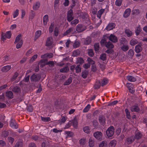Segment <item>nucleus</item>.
<instances>
[{
    "label": "nucleus",
    "instance_id": "1",
    "mask_svg": "<svg viewBox=\"0 0 147 147\" xmlns=\"http://www.w3.org/2000/svg\"><path fill=\"white\" fill-rule=\"evenodd\" d=\"M115 129L113 126H111L109 127L106 131V135L107 137L109 138L112 137L114 134Z\"/></svg>",
    "mask_w": 147,
    "mask_h": 147
},
{
    "label": "nucleus",
    "instance_id": "2",
    "mask_svg": "<svg viewBox=\"0 0 147 147\" xmlns=\"http://www.w3.org/2000/svg\"><path fill=\"white\" fill-rule=\"evenodd\" d=\"M41 77V76L40 74L34 73L31 76L30 78L31 81H33L34 82H36L40 80Z\"/></svg>",
    "mask_w": 147,
    "mask_h": 147
},
{
    "label": "nucleus",
    "instance_id": "3",
    "mask_svg": "<svg viewBox=\"0 0 147 147\" xmlns=\"http://www.w3.org/2000/svg\"><path fill=\"white\" fill-rule=\"evenodd\" d=\"M86 27L84 25L79 24L77 25L76 30L78 32H81L86 30Z\"/></svg>",
    "mask_w": 147,
    "mask_h": 147
},
{
    "label": "nucleus",
    "instance_id": "4",
    "mask_svg": "<svg viewBox=\"0 0 147 147\" xmlns=\"http://www.w3.org/2000/svg\"><path fill=\"white\" fill-rule=\"evenodd\" d=\"M93 135L95 138L99 140H101L102 138V134L100 131H97L94 133Z\"/></svg>",
    "mask_w": 147,
    "mask_h": 147
},
{
    "label": "nucleus",
    "instance_id": "5",
    "mask_svg": "<svg viewBox=\"0 0 147 147\" xmlns=\"http://www.w3.org/2000/svg\"><path fill=\"white\" fill-rule=\"evenodd\" d=\"M10 89L11 90L15 93H19L21 92V88L18 86H11Z\"/></svg>",
    "mask_w": 147,
    "mask_h": 147
},
{
    "label": "nucleus",
    "instance_id": "6",
    "mask_svg": "<svg viewBox=\"0 0 147 147\" xmlns=\"http://www.w3.org/2000/svg\"><path fill=\"white\" fill-rule=\"evenodd\" d=\"M98 120L101 125H104L105 124L106 119L105 116L102 115H100L98 117Z\"/></svg>",
    "mask_w": 147,
    "mask_h": 147
},
{
    "label": "nucleus",
    "instance_id": "7",
    "mask_svg": "<svg viewBox=\"0 0 147 147\" xmlns=\"http://www.w3.org/2000/svg\"><path fill=\"white\" fill-rule=\"evenodd\" d=\"M131 111L132 112H138L140 110V108L138 107V105L136 104L130 107Z\"/></svg>",
    "mask_w": 147,
    "mask_h": 147
},
{
    "label": "nucleus",
    "instance_id": "8",
    "mask_svg": "<svg viewBox=\"0 0 147 147\" xmlns=\"http://www.w3.org/2000/svg\"><path fill=\"white\" fill-rule=\"evenodd\" d=\"M109 40L113 42H117L118 39L117 37L116 36L114 35L111 34L109 36Z\"/></svg>",
    "mask_w": 147,
    "mask_h": 147
},
{
    "label": "nucleus",
    "instance_id": "9",
    "mask_svg": "<svg viewBox=\"0 0 147 147\" xmlns=\"http://www.w3.org/2000/svg\"><path fill=\"white\" fill-rule=\"evenodd\" d=\"M115 26V23L111 22L109 23L106 28L105 29L107 31L113 29L114 28Z\"/></svg>",
    "mask_w": 147,
    "mask_h": 147
},
{
    "label": "nucleus",
    "instance_id": "10",
    "mask_svg": "<svg viewBox=\"0 0 147 147\" xmlns=\"http://www.w3.org/2000/svg\"><path fill=\"white\" fill-rule=\"evenodd\" d=\"M9 125L11 127H13L15 129H17L18 127V125L15 121L12 119H11L9 123Z\"/></svg>",
    "mask_w": 147,
    "mask_h": 147
},
{
    "label": "nucleus",
    "instance_id": "11",
    "mask_svg": "<svg viewBox=\"0 0 147 147\" xmlns=\"http://www.w3.org/2000/svg\"><path fill=\"white\" fill-rule=\"evenodd\" d=\"M105 46L108 49H112L114 47V45L112 43L109 41L106 42L105 44Z\"/></svg>",
    "mask_w": 147,
    "mask_h": 147
},
{
    "label": "nucleus",
    "instance_id": "12",
    "mask_svg": "<svg viewBox=\"0 0 147 147\" xmlns=\"http://www.w3.org/2000/svg\"><path fill=\"white\" fill-rule=\"evenodd\" d=\"M5 96L9 99H12L13 97V93L11 91H7L6 92Z\"/></svg>",
    "mask_w": 147,
    "mask_h": 147
},
{
    "label": "nucleus",
    "instance_id": "13",
    "mask_svg": "<svg viewBox=\"0 0 147 147\" xmlns=\"http://www.w3.org/2000/svg\"><path fill=\"white\" fill-rule=\"evenodd\" d=\"M69 70V67L68 65H66L64 67L61 69L59 71L61 73H67Z\"/></svg>",
    "mask_w": 147,
    "mask_h": 147
},
{
    "label": "nucleus",
    "instance_id": "14",
    "mask_svg": "<svg viewBox=\"0 0 147 147\" xmlns=\"http://www.w3.org/2000/svg\"><path fill=\"white\" fill-rule=\"evenodd\" d=\"M142 48L141 46L139 45H137L135 46V51L137 53H139L142 50Z\"/></svg>",
    "mask_w": 147,
    "mask_h": 147
},
{
    "label": "nucleus",
    "instance_id": "15",
    "mask_svg": "<svg viewBox=\"0 0 147 147\" xmlns=\"http://www.w3.org/2000/svg\"><path fill=\"white\" fill-rule=\"evenodd\" d=\"M10 65H7L3 67L1 69V71L3 72H6L9 70L11 69Z\"/></svg>",
    "mask_w": 147,
    "mask_h": 147
},
{
    "label": "nucleus",
    "instance_id": "16",
    "mask_svg": "<svg viewBox=\"0 0 147 147\" xmlns=\"http://www.w3.org/2000/svg\"><path fill=\"white\" fill-rule=\"evenodd\" d=\"M53 56V54L51 53H46L44 55H41V57L42 58H45L46 57H49V58H52Z\"/></svg>",
    "mask_w": 147,
    "mask_h": 147
},
{
    "label": "nucleus",
    "instance_id": "17",
    "mask_svg": "<svg viewBox=\"0 0 147 147\" xmlns=\"http://www.w3.org/2000/svg\"><path fill=\"white\" fill-rule=\"evenodd\" d=\"M101 85L100 81L99 80L96 81L94 85V87L95 89H97L100 88Z\"/></svg>",
    "mask_w": 147,
    "mask_h": 147
},
{
    "label": "nucleus",
    "instance_id": "18",
    "mask_svg": "<svg viewBox=\"0 0 147 147\" xmlns=\"http://www.w3.org/2000/svg\"><path fill=\"white\" fill-rule=\"evenodd\" d=\"M131 11V9L129 8L126 9L125 11L123 16L125 18L127 17L130 14Z\"/></svg>",
    "mask_w": 147,
    "mask_h": 147
},
{
    "label": "nucleus",
    "instance_id": "19",
    "mask_svg": "<svg viewBox=\"0 0 147 147\" xmlns=\"http://www.w3.org/2000/svg\"><path fill=\"white\" fill-rule=\"evenodd\" d=\"M49 16L48 15H45L43 18V24L46 25L47 24Z\"/></svg>",
    "mask_w": 147,
    "mask_h": 147
},
{
    "label": "nucleus",
    "instance_id": "20",
    "mask_svg": "<svg viewBox=\"0 0 147 147\" xmlns=\"http://www.w3.org/2000/svg\"><path fill=\"white\" fill-rule=\"evenodd\" d=\"M105 10L104 9H101L98 11L97 13V17L100 18L104 12Z\"/></svg>",
    "mask_w": 147,
    "mask_h": 147
},
{
    "label": "nucleus",
    "instance_id": "21",
    "mask_svg": "<svg viewBox=\"0 0 147 147\" xmlns=\"http://www.w3.org/2000/svg\"><path fill=\"white\" fill-rule=\"evenodd\" d=\"M72 78L69 77L68 79L64 83L63 85L64 86H66L72 82Z\"/></svg>",
    "mask_w": 147,
    "mask_h": 147
},
{
    "label": "nucleus",
    "instance_id": "22",
    "mask_svg": "<svg viewBox=\"0 0 147 147\" xmlns=\"http://www.w3.org/2000/svg\"><path fill=\"white\" fill-rule=\"evenodd\" d=\"M88 71L86 70L82 71V76L84 78H86L88 74Z\"/></svg>",
    "mask_w": 147,
    "mask_h": 147
},
{
    "label": "nucleus",
    "instance_id": "23",
    "mask_svg": "<svg viewBox=\"0 0 147 147\" xmlns=\"http://www.w3.org/2000/svg\"><path fill=\"white\" fill-rule=\"evenodd\" d=\"M51 39L52 37H49L47 38L45 45L46 46H50L52 45V42L51 40Z\"/></svg>",
    "mask_w": 147,
    "mask_h": 147
},
{
    "label": "nucleus",
    "instance_id": "24",
    "mask_svg": "<svg viewBox=\"0 0 147 147\" xmlns=\"http://www.w3.org/2000/svg\"><path fill=\"white\" fill-rule=\"evenodd\" d=\"M73 121V125L74 127L76 128L78 126V122L77 121V119L76 117H75Z\"/></svg>",
    "mask_w": 147,
    "mask_h": 147
},
{
    "label": "nucleus",
    "instance_id": "25",
    "mask_svg": "<svg viewBox=\"0 0 147 147\" xmlns=\"http://www.w3.org/2000/svg\"><path fill=\"white\" fill-rule=\"evenodd\" d=\"M127 79L128 81L131 82H134L136 81V78L131 76H127Z\"/></svg>",
    "mask_w": 147,
    "mask_h": 147
},
{
    "label": "nucleus",
    "instance_id": "26",
    "mask_svg": "<svg viewBox=\"0 0 147 147\" xmlns=\"http://www.w3.org/2000/svg\"><path fill=\"white\" fill-rule=\"evenodd\" d=\"M116 144V141L115 140L111 141L109 144V147H115Z\"/></svg>",
    "mask_w": 147,
    "mask_h": 147
},
{
    "label": "nucleus",
    "instance_id": "27",
    "mask_svg": "<svg viewBox=\"0 0 147 147\" xmlns=\"http://www.w3.org/2000/svg\"><path fill=\"white\" fill-rule=\"evenodd\" d=\"M91 39L90 38H87L84 40V44L85 45H88L91 43Z\"/></svg>",
    "mask_w": 147,
    "mask_h": 147
},
{
    "label": "nucleus",
    "instance_id": "28",
    "mask_svg": "<svg viewBox=\"0 0 147 147\" xmlns=\"http://www.w3.org/2000/svg\"><path fill=\"white\" fill-rule=\"evenodd\" d=\"M125 32L126 34L128 37L131 36L132 34V32L129 29H126L125 30Z\"/></svg>",
    "mask_w": 147,
    "mask_h": 147
},
{
    "label": "nucleus",
    "instance_id": "29",
    "mask_svg": "<svg viewBox=\"0 0 147 147\" xmlns=\"http://www.w3.org/2000/svg\"><path fill=\"white\" fill-rule=\"evenodd\" d=\"M107 55L105 53H102L100 55L99 59L103 61L105 60L106 59Z\"/></svg>",
    "mask_w": 147,
    "mask_h": 147
},
{
    "label": "nucleus",
    "instance_id": "30",
    "mask_svg": "<svg viewBox=\"0 0 147 147\" xmlns=\"http://www.w3.org/2000/svg\"><path fill=\"white\" fill-rule=\"evenodd\" d=\"M40 6V3L39 2H36L33 6V9L36 10Z\"/></svg>",
    "mask_w": 147,
    "mask_h": 147
},
{
    "label": "nucleus",
    "instance_id": "31",
    "mask_svg": "<svg viewBox=\"0 0 147 147\" xmlns=\"http://www.w3.org/2000/svg\"><path fill=\"white\" fill-rule=\"evenodd\" d=\"M41 30L37 31L36 32L34 38L35 40L37 39L40 36L41 34Z\"/></svg>",
    "mask_w": 147,
    "mask_h": 147
},
{
    "label": "nucleus",
    "instance_id": "32",
    "mask_svg": "<svg viewBox=\"0 0 147 147\" xmlns=\"http://www.w3.org/2000/svg\"><path fill=\"white\" fill-rule=\"evenodd\" d=\"M138 41L135 39L133 38L130 41V45L131 46H134L137 44Z\"/></svg>",
    "mask_w": 147,
    "mask_h": 147
},
{
    "label": "nucleus",
    "instance_id": "33",
    "mask_svg": "<svg viewBox=\"0 0 147 147\" xmlns=\"http://www.w3.org/2000/svg\"><path fill=\"white\" fill-rule=\"evenodd\" d=\"M84 61L82 58L81 57H78L77 58L76 63H78L82 64L84 63Z\"/></svg>",
    "mask_w": 147,
    "mask_h": 147
},
{
    "label": "nucleus",
    "instance_id": "34",
    "mask_svg": "<svg viewBox=\"0 0 147 147\" xmlns=\"http://www.w3.org/2000/svg\"><path fill=\"white\" fill-rule=\"evenodd\" d=\"M134 140L133 137H128L126 139V140L128 144H130Z\"/></svg>",
    "mask_w": 147,
    "mask_h": 147
},
{
    "label": "nucleus",
    "instance_id": "35",
    "mask_svg": "<svg viewBox=\"0 0 147 147\" xmlns=\"http://www.w3.org/2000/svg\"><path fill=\"white\" fill-rule=\"evenodd\" d=\"M88 55L90 57H93L94 55L93 50L91 49H88Z\"/></svg>",
    "mask_w": 147,
    "mask_h": 147
},
{
    "label": "nucleus",
    "instance_id": "36",
    "mask_svg": "<svg viewBox=\"0 0 147 147\" xmlns=\"http://www.w3.org/2000/svg\"><path fill=\"white\" fill-rule=\"evenodd\" d=\"M18 75V72H15L13 76L11 78V81H13L14 80Z\"/></svg>",
    "mask_w": 147,
    "mask_h": 147
},
{
    "label": "nucleus",
    "instance_id": "37",
    "mask_svg": "<svg viewBox=\"0 0 147 147\" xmlns=\"http://www.w3.org/2000/svg\"><path fill=\"white\" fill-rule=\"evenodd\" d=\"M125 112L127 118L129 119H130L131 118V117L130 115V113L129 110L127 109L126 108L125 109Z\"/></svg>",
    "mask_w": 147,
    "mask_h": 147
},
{
    "label": "nucleus",
    "instance_id": "38",
    "mask_svg": "<svg viewBox=\"0 0 147 147\" xmlns=\"http://www.w3.org/2000/svg\"><path fill=\"white\" fill-rule=\"evenodd\" d=\"M99 147H107V142L105 141H103L99 145Z\"/></svg>",
    "mask_w": 147,
    "mask_h": 147
},
{
    "label": "nucleus",
    "instance_id": "39",
    "mask_svg": "<svg viewBox=\"0 0 147 147\" xmlns=\"http://www.w3.org/2000/svg\"><path fill=\"white\" fill-rule=\"evenodd\" d=\"M141 31V30L140 26L137 27V29L135 30V32L136 36L138 35Z\"/></svg>",
    "mask_w": 147,
    "mask_h": 147
},
{
    "label": "nucleus",
    "instance_id": "40",
    "mask_svg": "<svg viewBox=\"0 0 147 147\" xmlns=\"http://www.w3.org/2000/svg\"><path fill=\"white\" fill-rule=\"evenodd\" d=\"M76 72L77 73H79L81 71V68L80 65H78L75 67Z\"/></svg>",
    "mask_w": 147,
    "mask_h": 147
},
{
    "label": "nucleus",
    "instance_id": "41",
    "mask_svg": "<svg viewBox=\"0 0 147 147\" xmlns=\"http://www.w3.org/2000/svg\"><path fill=\"white\" fill-rule=\"evenodd\" d=\"M83 130L84 132L88 133L90 132V129L88 126H86L83 128Z\"/></svg>",
    "mask_w": 147,
    "mask_h": 147
},
{
    "label": "nucleus",
    "instance_id": "42",
    "mask_svg": "<svg viewBox=\"0 0 147 147\" xmlns=\"http://www.w3.org/2000/svg\"><path fill=\"white\" fill-rule=\"evenodd\" d=\"M94 49L95 51H98L99 50V45L98 43H96L94 45Z\"/></svg>",
    "mask_w": 147,
    "mask_h": 147
},
{
    "label": "nucleus",
    "instance_id": "43",
    "mask_svg": "<svg viewBox=\"0 0 147 147\" xmlns=\"http://www.w3.org/2000/svg\"><path fill=\"white\" fill-rule=\"evenodd\" d=\"M65 133L67 135L66 138L71 137L73 135V133L71 131H66L65 132Z\"/></svg>",
    "mask_w": 147,
    "mask_h": 147
},
{
    "label": "nucleus",
    "instance_id": "44",
    "mask_svg": "<svg viewBox=\"0 0 147 147\" xmlns=\"http://www.w3.org/2000/svg\"><path fill=\"white\" fill-rule=\"evenodd\" d=\"M41 120L44 122H48L51 120L50 118L49 117H44L41 116Z\"/></svg>",
    "mask_w": 147,
    "mask_h": 147
},
{
    "label": "nucleus",
    "instance_id": "45",
    "mask_svg": "<svg viewBox=\"0 0 147 147\" xmlns=\"http://www.w3.org/2000/svg\"><path fill=\"white\" fill-rule=\"evenodd\" d=\"M121 49L123 51H126L128 50L129 47L127 45H123L121 47Z\"/></svg>",
    "mask_w": 147,
    "mask_h": 147
},
{
    "label": "nucleus",
    "instance_id": "46",
    "mask_svg": "<svg viewBox=\"0 0 147 147\" xmlns=\"http://www.w3.org/2000/svg\"><path fill=\"white\" fill-rule=\"evenodd\" d=\"M7 38V35L5 33H2L1 36V39L3 40V41L4 42L6 39Z\"/></svg>",
    "mask_w": 147,
    "mask_h": 147
},
{
    "label": "nucleus",
    "instance_id": "47",
    "mask_svg": "<svg viewBox=\"0 0 147 147\" xmlns=\"http://www.w3.org/2000/svg\"><path fill=\"white\" fill-rule=\"evenodd\" d=\"M108 80L107 79L104 78L102 79L101 82V86H103L105 85H106L107 83Z\"/></svg>",
    "mask_w": 147,
    "mask_h": 147
},
{
    "label": "nucleus",
    "instance_id": "48",
    "mask_svg": "<svg viewBox=\"0 0 147 147\" xmlns=\"http://www.w3.org/2000/svg\"><path fill=\"white\" fill-rule=\"evenodd\" d=\"M74 28L72 27L69 28L68 30H67L66 32H65L64 33V35H65L72 32L73 31Z\"/></svg>",
    "mask_w": 147,
    "mask_h": 147
},
{
    "label": "nucleus",
    "instance_id": "49",
    "mask_svg": "<svg viewBox=\"0 0 147 147\" xmlns=\"http://www.w3.org/2000/svg\"><path fill=\"white\" fill-rule=\"evenodd\" d=\"M142 134L140 132H137L135 136V138L138 140L139 139L141 138Z\"/></svg>",
    "mask_w": 147,
    "mask_h": 147
},
{
    "label": "nucleus",
    "instance_id": "50",
    "mask_svg": "<svg viewBox=\"0 0 147 147\" xmlns=\"http://www.w3.org/2000/svg\"><path fill=\"white\" fill-rule=\"evenodd\" d=\"M9 135V132L5 130L4 131L2 132V136L4 137H7Z\"/></svg>",
    "mask_w": 147,
    "mask_h": 147
},
{
    "label": "nucleus",
    "instance_id": "51",
    "mask_svg": "<svg viewBox=\"0 0 147 147\" xmlns=\"http://www.w3.org/2000/svg\"><path fill=\"white\" fill-rule=\"evenodd\" d=\"M23 145V143L22 142H18L16 143L14 147H22Z\"/></svg>",
    "mask_w": 147,
    "mask_h": 147
},
{
    "label": "nucleus",
    "instance_id": "52",
    "mask_svg": "<svg viewBox=\"0 0 147 147\" xmlns=\"http://www.w3.org/2000/svg\"><path fill=\"white\" fill-rule=\"evenodd\" d=\"M80 54V52L78 50H76L73 51L72 56L74 57L79 55Z\"/></svg>",
    "mask_w": 147,
    "mask_h": 147
},
{
    "label": "nucleus",
    "instance_id": "53",
    "mask_svg": "<svg viewBox=\"0 0 147 147\" xmlns=\"http://www.w3.org/2000/svg\"><path fill=\"white\" fill-rule=\"evenodd\" d=\"M94 145V142L93 141L92 139L90 138L89 140V145L90 147H92Z\"/></svg>",
    "mask_w": 147,
    "mask_h": 147
},
{
    "label": "nucleus",
    "instance_id": "54",
    "mask_svg": "<svg viewBox=\"0 0 147 147\" xmlns=\"http://www.w3.org/2000/svg\"><path fill=\"white\" fill-rule=\"evenodd\" d=\"M23 44L22 40H21L20 41V42H19L16 45V48L18 49L21 47Z\"/></svg>",
    "mask_w": 147,
    "mask_h": 147
},
{
    "label": "nucleus",
    "instance_id": "55",
    "mask_svg": "<svg viewBox=\"0 0 147 147\" xmlns=\"http://www.w3.org/2000/svg\"><path fill=\"white\" fill-rule=\"evenodd\" d=\"M122 0H116L115 1V4L116 6H120L122 3Z\"/></svg>",
    "mask_w": 147,
    "mask_h": 147
},
{
    "label": "nucleus",
    "instance_id": "56",
    "mask_svg": "<svg viewBox=\"0 0 147 147\" xmlns=\"http://www.w3.org/2000/svg\"><path fill=\"white\" fill-rule=\"evenodd\" d=\"M54 24L53 23H51L49 28V32L51 33L53 30Z\"/></svg>",
    "mask_w": 147,
    "mask_h": 147
},
{
    "label": "nucleus",
    "instance_id": "57",
    "mask_svg": "<svg viewBox=\"0 0 147 147\" xmlns=\"http://www.w3.org/2000/svg\"><path fill=\"white\" fill-rule=\"evenodd\" d=\"M90 107V104H88L84 108L83 110L84 112H88L89 110Z\"/></svg>",
    "mask_w": 147,
    "mask_h": 147
},
{
    "label": "nucleus",
    "instance_id": "58",
    "mask_svg": "<svg viewBox=\"0 0 147 147\" xmlns=\"http://www.w3.org/2000/svg\"><path fill=\"white\" fill-rule=\"evenodd\" d=\"M21 36V34L18 35L16 38L14 43L16 44L19 42L20 39V37Z\"/></svg>",
    "mask_w": 147,
    "mask_h": 147
},
{
    "label": "nucleus",
    "instance_id": "59",
    "mask_svg": "<svg viewBox=\"0 0 147 147\" xmlns=\"http://www.w3.org/2000/svg\"><path fill=\"white\" fill-rule=\"evenodd\" d=\"M134 54V51L132 49H130L128 53V55L130 56L131 57H132Z\"/></svg>",
    "mask_w": 147,
    "mask_h": 147
},
{
    "label": "nucleus",
    "instance_id": "60",
    "mask_svg": "<svg viewBox=\"0 0 147 147\" xmlns=\"http://www.w3.org/2000/svg\"><path fill=\"white\" fill-rule=\"evenodd\" d=\"M132 85L131 83H128L126 84L127 87L128 88L130 92H131V91L132 90Z\"/></svg>",
    "mask_w": 147,
    "mask_h": 147
},
{
    "label": "nucleus",
    "instance_id": "61",
    "mask_svg": "<svg viewBox=\"0 0 147 147\" xmlns=\"http://www.w3.org/2000/svg\"><path fill=\"white\" fill-rule=\"evenodd\" d=\"M85 140H86V139L84 138L81 139L79 140V142H80V144L81 145H84L86 143Z\"/></svg>",
    "mask_w": 147,
    "mask_h": 147
},
{
    "label": "nucleus",
    "instance_id": "62",
    "mask_svg": "<svg viewBox=\"0 0 147 147\" xmlns=\"http://www.w3.org/2000/svg\"><path fill=\"white\" fill-rule=\"evenodd\" d=\"M37 54L34 55L31 58L30 60V63L32 62L34 60L37 58Z\"/></svg>",
    "mask_w": 147,
    "mask_h": 147
},
{
    "label": "nucleus",
    "instance_id": "63",
    "mask_svg": "<svg viewBox=\"0 0 147 147\" xmlns=\"http://www.w3.org/2000/svg\"><path fill=\"white\" fill-rule=\"evenodd\" d=\"M35 16V12L33 11H31V13L29 16V18L32 19Z\"/></svg>",
    "mask_w": 147,
    "mask_h": 147
},
{
    "label": "nucleus",
    "instance_id": "64",
    "mask_svg": "<svg viewBox=\"0 0 147 147\" xmlns=\"http://www.w3.org/2000/svg\"><path fill=\"white\" fill-rule=\"evenodd\" d=\"M19 14V10L18 9L16 10L14 12L13 14V18H15L17 17Z\"/></svg>",
    "mask_w": 147,
    "mask_h": 147
}]
</instances>
